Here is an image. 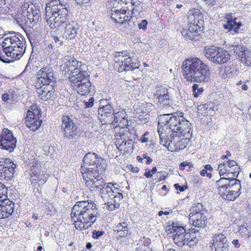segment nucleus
Here are the masks:
<instances>
[{
    "label": "nucleus",
    "instance_id": "nucleus-1",
    "mask_svg": "<svg viewBox=\"0 0 251 251\" xmlns=\"http://www.w3.org/2000/svg\"><path fill=\"white\" fill-rule=\"evenodd\" d=\"M106 161L95 153L88 152L83 159L81 172L86 186L91 192H100L106 208L113 211L119 207L123 199L121 190L111 183L106 185L101 174L106 168Z\"/></svg>",
    "mask_w": 251,
    "mask_h": 251
},
{
    "label": "nucleus",
    "instance_id": "nucleus-2",
    "mask_svg": "<svg viewBox=\"0 0 251 251\" xmlns=\"http://www.w3.org/2000/svg\"><path fill=\"white\" fill-rule=\"evenodd\" d=\"M58 0H53L47 4L46 19L47 24L51 29L63 27V37L66 40H73L77 34L79 26L76 21L70 18L66 7Z\"/></svg>",
    "mask_w": 251,
    "mask_h": 251
},
{
    "label": "nucleus",
    "instance_id": "nucleus-3",
    "mask_svg": "<svg viewBox=\"0 0 251 251\" xmlns=\"http://www.w3.org/2000/svg\"><path fill=\"white\" fill-rule=\"evenodd\" d=\"M181 114V113L180 114L173 113L160 115L157 130L176 136L191 137L193 131L191 124Z\"/></svg>",
    "mask_w": 251,
    "mask_h": 251
},
{
    "label": "nucleus",
    "instance_id": "nucleus-4",
    "mask_svg": "<svg viewBox=\"0 0 251 251\" xmlns=\"http://www.w3.org/2000/svg\"><path fill=\"white\" fill-rule=\"evenodd\" d=\"M98 214L96 204L89 201H77L71 213L75 228L80 231L90 227L96 221Z\"/></svg>",
    "mask_w": 251,
    "mask_h": 251
},
{
    "label": "nucleus",
    "instance_id": "nucleus-5",
    "mask_svg": "<svg viewBox=\"0 0 251 251\" xmlns=\"http://www.w3.org/2000/svg\"><path fill=\"white\" fill-rule=\"evenodd\" d=\"M182 74L187 81L206 83L210 80L208 66L197 57L189 58L182 62Z\"/></svg>",
    "mask_w": 251,
    "mask_h": 251
},
{
    "label": "nucleus",
    "instance_id": "nucleus-6",
    "mask_svg": "<svg viewBox=\"0 0 251 251\" xmlns=\"http://www.w3.org/2000/svg\"><path fill=\"white\" fill-rule=\"evenodd\" d=\"M41 13L38 6L24 1L17 13V23L20 25L33 27L41 19Z\"/></svg>",
    "mask_w": 251,
    "mask_h": 251
},
{
    "label": "nucleus",
    "instance_id": "nucleus-7",
    "mask_svg": "<svg viewBox=\"0 0 251 251\" xmlns=\"http://www.w3.org/2000/svg\"><path fill=\"white\" fill-rule=\"evenodd\" d=\"M216 185L219 195L227 201H233L240 195L241 185L238 179L224 176L216 182Z\"/></svg>",
    "mask_w": 251,
    "mask_h": 251
},
{
    "label": "nucleus",
    "instance_id": "nucleus-8",
    "mask_svg": "<svg viewBox=\"0 0 251 251\" xmlns=\"http://www.w3.org/2000/svg\"><path fill=\"white\" fill-rule=\"evenodd\" d=\"M2 48L6 56L14 59H19L25 49L23 39L20 35L5 38L2 43Z\"/></svg>",
    "mask_w": 251,
    "mask_h": 251
},
{
    "label": "nucleus",
    "instance_id": "nucleus-9",
    "mask_svg": "<svg viewBox=\"0 0 251 251\" xmlns=\"http://www.w3.org/2000/svg\"><path fill=\"white\" fill-rule=\"evenodd\" d=\"M160 137V143L167 148L170 151H177L185 149L189 143L190 137H184V138L179 139L180 136L171 133H166L161 130H157Z\"/></svg>",
    "mask_w": 251,
    "mask_h": 251
},
{
    "label": "nucleus",
    "instance_id": "nucleus-10",
    "mask_svg": "<svg viewBox=\"0 0 251 251\" xmlns=\"http://www.w3.org/2000/svg\"><path fill=\"white\" fill-rule=\"evenodd\" d=\"M203 53L207 59L217 65L227 63L230 57V55L227 50L215 46L205 47Z\"/></svg>",
    "mask_w": 251,
    "mask_h": 251
},
{
    "label": "nucleus",
    "instance_id": "nucleus-11",
    "mask_svg": "<svg viewBox=\"0 0 251 251\" xmlns=\"http://www.w3.org/2000/svg\"><path fill=\"white\" fill-rule=\"evenodd\" d=\"M74 76L69 77L70 81L74 89L80 95H88L91 89V83L90 81L89 75L87 72L80 75L73 74Z\"/></svg>",
    "mask_w": 251,
    "mask_h": 251
},
{
    "label": "nucleus",
    "instance_id": "nucleus-12",
    "mask_svg": "<svg viewBox=\"0 0 251 251\" xmlns=\"http://www.w3.org/2000/svg\"><path fill=\"white\" fill-rule=\"evenodd\" d=\"M62 123L61 128L64 138L71 142H77L80 138V134L74 120L68 116H63L62 117Z\"/></svg>",
    "mask_w": 251,
    "mask_h": 251
},
{
    "label": "nucleus",
    "instance_id": "nucleus-13",
    "mask_svg": "<svg viewBox=\"0 0 251 251\" xmlns=\"http://www.w3.org/2000/svg\"><path fill=\"white\" fill-rule=\"evenodd\" d=\"M41 109L33 105L28 110L25 120L26 126L32 131H35L41 126L42 123Z\"/></svg>",
    "mask_w": 251,
    "mask_h": 251
},
{
    "label": "nucleus",
    "instance_id": "nucleus-14",
    "mask_svg": "<svg viewBox=\"0 0 251 251\" xmlns=\"http://www.w3.org/2000/svg\"><path fill=\"white\" fill-rule=\"evenodd\" d=\"M41 166L37 162H32L30 168V180L33 186L41 187L47 181V177L46 173L41 170Z\"/></svg>",
    "mask_w": 251,
    "mask_h": 251
},
{
    "label": "nucleus",
    "instance_id": "nucleus-15",
    "mask_svg": "<svg viewBox=\"0 0 251 251\" xmlns=\"http://www.w3.org/2000/svg\"><path fill=\"white\" fill-rule=\"evenodd\" d=\"M37 82L36 86L40 85H55L57 78L52 67L46 66L38 71L37 74Z\"/></svg>",
    "mask_w": 251,
    "mask_h": 251
},
{
    "label": "nucleus",
    "instance_id": "nucleus-16",
    "mask_svg": "<svg viewBox=\"0 0 251 251\" xmlns=\"http://www.w3.org/2000/svg\"><path fill=\"white\" fill-rule=\"evenodd\" d=\"M17 167L11 159L7 158H0V179L11 180L14 177Z\"/></svg>",
    "mask_w": 251,
    "mask_h": 251
},
{
    "label": "nucleus",
    "instance_id": "nucleus-17",
    "mask_svg": "<svg viewBox=\"0 0 251 251\" xmlns=\"http://www.w3.org/2000/svg\"><path fill=\"white\" fill-rule=\"evenodd\" d=\"M116 145L119 151H123L124 155L132 151L134 142L126 134L119 132L116 134Z\"/></svg>",
    "mask_w": 251,
    "mask_h": 251
},
{
    "label": "nucleus",
    "instance_id": "nucleus-18",
    "mask_svg": "<svg viewBox=\"0 0 251 251\" xmlns=\"http://www.w3.org/2000/svg\"><path fill=\"white\" fill-rule=\"evenodd\" d=\"M231 48L242 63L248 66H251V51L249 49L236 43H234Z\"/></svg>",
    "mask_w": 251,
    "mask_h": 251
},
{
    "label": "nucleus",
    "instance_id": "nucleus-19",
    "mask_svg": "<svg viewBox=\"0 0 251 251\" xmlns=\"http://www.w3.org/2000/svg\"><path fill=\"white\" fill-rule=\"evenodd\" d=\"M17 140L12 132L7 128L3 130L0 138V146L4 150L12 152L16 147Z\"/></svg>",
    "mask_w": 251,
    "mask_h": 251
},
{
    "label": "nucleus",
    "instance_id": "nucleus-20",
    "mask_svg": "<svg viewBox=\"0 0 251 251\" xmlns=\"http://www.w3.org/2000/svg\"><path fill=\"white\" fill-rule=\"evenodd\" d=\"M63 69L65 72H69L71 71V74L70 76H74L73 74L80 75V74H83L84 72H86L85 69L86 66L83 65L81 62L77 61L74 58H70V59L67 60L65 63L63 67Z\"/></svg>",
    "mask_w": 251,
    "mask_h": 251
},
{
    "label": "nucleus",
    "instance_id": "nucleus-21",
    "mask_svg": "<svg viewBox=\"0 0 251 251\" xmlns=\"http://www.w3.org/2000/svg\"><path fill=\"white\" fill-rule=\"evenodd\" d=\"M55 85H40L37 87V93L39 98L44 101H53L56 98Z\"/></svg>",
    "mask_w": 251,
    "mask_h": 251
},
{
    "label": "nucleus",
    "instance_id": "nucleus-22",
    "mask_svg": "<svg viewBox=\"0 0 251 251\" xmlns=\"http://www.w3.org/2000/svg\"><path fill=\"white\" fill-rule=\"evenodd\" d=\"M158 101L164 106L169 107L172 103L170 96L167 88L162 86H156L153 94Z\"/></svg>",
    "mask_w": 251,
    "mask_h": 251
},
{
    "label": "nucleus",
    "instance_id": "nucleus-23",
    "mask_svg": "<svg viewBox=\"0 0 251 251\" xmlns=\"http://www.w3.org/2000/svg\"><path fill=\"white\" fill-rule=\"evenodd\" d=\"M228 246L227 239L225 234L216 233L214 235L212 247L215 251H228Z\"/></svg>",
    "mask_w": 251,
    "mask_h": 251
},
{
    "label": "nucleus",
    "instance_id": "nucleus-24",
    "mask_svg": "<svg viewBox=\"0 0 251 251\" xmlns=\"http://www.w3.org/2000/svg\"><path fill=\"white\" fill-rule=\"evenodd\" d=\"M134 60L135 61L130 57L119 60L118 72L132 71L138 68L140 66L139 62L136 60Z\"/></svg>",
    "mask_w": 251,
    "mask_h": 251
},
{
    "label": "nucleus",
    "instance_id": "nucleus-25",
    "mask_svg": "<svg viewBox=\"0 0 251 251\" xmlns=\"http://www.w3.org/2000/svg\"><path fill=\"white\" fill-rule=\"evenodd\" d=\"M111 17L112 20L117 23L123 24L124 23L128 21L131 18L129 12L126 15V11L125 10L120 9L118 10L114 8L111 9Z\"/></svg>",
    "mask_w": 251,
    "mask_h": 251
},
{
    "label": "nucleus",
    "instance_id": "nucleus-26",
    "mask_svg": "<svg viewBox=\"0 0 251 251\" xmlns=\"http://www.w3.org/2000/svg\"><path fill=\"white\" fill-rule=\"evenodd\" d=\"M205 213H198L197 215H190L189 219L192 222V225L195 227H198L203 230L207 225V218Z\"/></svg>",
    "mask_w": 251,
    "mask_h": 251
},
{
    "label": "nucleus",
    "instance_id": "nucleus-27",
    "mask_svg": "<svg viewBox=\"0 0 251 251\" xmlns=\"http://www.w3.org/2000/svg\"><path fill=\"white\" fill-rule=\"evenodd\" d=\"M6 204L4 201H0V219L8 217L13 212L14 203L9 201Z\"/></svg>",
    "mask_w": 251,
    "mask_h": 251
},
{
    "label": "nucleus",
    "instance_id": "nucleus-28",
    "mask_svg": "<svg viewBox=\"0 0 251 251\" xmlns=\"http://www.w3.org/2000/svg\"><path fill=\"white\" fill-rule=\"evenodd\" d=\"M168 234H173V235H180L187 233L184 227L180 226L177 223L172 222L166 228Z\"/></svg>",
    "mask_w": 251,
    "mask_h": 251
},
{
    "label": "nucleus",
    "instance_id": "nucleus-29",
    "mask_svg": "<svg viewBox=\"0 0 251 251\" xmlns=\"http://www.w3.org/2000/svg\"><path fill=\"white\" fill-rule=\"evenodd\" d=\"M128 229L127 223L123 221L120 222L114 227V232L120 237H124L128 234Z\"/></svg>",
    "mask_w": 251,
    "mask_h": 251
},
{
    "label": "nucleus",
    "instance_id": "nucleus-30",
    "mask_svg": "<svg viewBox=\"0 0 251 251\" xmlns=\"http://www.w3.org/2000/svg\"><path fill=\"white\" fill-rule=\"evenodd\" d=\"M174 241L176 244L179 247L187 244L188 241L190 239V234L188 232L176 235H172Z\"/></svg>",
    "mask_w": 251,
    "mask_h": 251
},
{
    "label": "nucleus",
    "instance_id": "nucleus-31",
    "mask_svg": "<svg viewBox=\"0 0 251 251\" xmlns=\"http://www.w3.org/2000/svg\"><path fill=\"white\" fill-rule=\"evenodd\" d=\"M242 236L249 237L251 235V223H244L241 225L238 231Z\"/></svg>",
    "mask_w": 251,
    "mask_h": 251
},
{
    "label": "nucleus",
    "instance_id": "nucleus-32",
    "mask_svg": "<svg viewBox=\"0 0 251 251\" xmlns=\"http://www.w3.org/2000/svg\"><path fill=\"white\" fill-rule=\"evenodd\" d=\"M113 113V123H112L113 125H115L118 123L120 120L127 116L126 112L124 109H116Z\"/></svg>",
    "mask_w": 251,
    "mask_h": 251
},
{
    "label": "nucleus",
    "instance_id": "nucleus-33",
    "mask_svg": "<svg viewBox=\"0 0 251 251\" xmlns=\"http://www.w3.org/2000/svg\"><path fill=\"white\" fill-rule=\"evenodd\" d=\"M230 166L228 168V170L227 171L226 176H227V178H229V176L230 175H232L233 176H237L239 172V167L236 163V162L234 160H230L229 164H228Z\"/></svg>",
    "mask_w": 251,
    "mask_h": 251
},
{
    "label": "nucleus",
    "instance_id": "nucleus-34",
    "mask_svg": "<svg viewBox=\"0 0 251 251\" xmlns=\"http://www.w3.org/2000/svg\"><path fill=\"white\" fill-rule=\"evenodd\" d=\"M235 18L234 20H230L229 22H227L226 24H224L223 26L225 29L230 30H233L235 32H238L239 29L241 26L240 22L236 23L235 22Z\"/></svg>",
    "mask_w": 251,
    "mask_h": 251
},
{
    "label": "nucleus",
    "instance_id": "nucleus-35",
    "mask_svg": "<svg viewBox=\"0 0 251 251\" xmlns=\"http://www.w3.org/2000/svg\"><path fill=\"white\" fill-rule=\"evenodd\" d=\"M113 112L105 113L98 117L103 124H110L113 123Z\"/></svg>",
    "mask_w": 251,
    "mask_h": 251
},
{
    "label": "nucleus",
    "instance_id": "nucleus-36",
    "mask_svg": "<svg viewBox=\"0 0 251 251\" xmlns=\"http://www.w3.org/2000/svg\"><path fill=\"white\" fill-rule=\"evenodd\" d=\"M204 211L203 205L201 203L194 204L190 209L189 218L191 215H193V216H194L198 213H205Z\"/></svg>",
    "mask_w": 251,
    "mask_h": 251
},
{
    "label": "nucleus",
    "instance_id": "nucleus-37",
    "mask_svg": "<svg viewBox=\"0 0 251 251\" xmlns=\"http://www.w3.org/2000/svg\"><path fill=\"white\" fill-rule=\"evenodd\" d=\"M228 160L226 162L224 161L223 163H220L218 165V170L219 171V174L221 176H226L227 171L228 170V168L230 167L229 164L230 161Z\"/></svg>",
    "mask_w": 251,
    "mask_h": 251
},
{
    "label": "nucleus",
    "instance_id": "nucleus-38",
    "mask_svg": "<svg viewBox=\"0 0 251 251\" xmlns=\"http://www.w3.org/2000/svg\"><path fill=\"white\" fill-rule=\"evenodd\" d=\"M203 21L201 20V21L198 20L197 22H196L195 21V17H194V23L193 24V25H190L188 29L190 30L191 32L194 33V35L195 37L197 36V31L200 28V25H201Z\"/></svg>",
    "mask_w": 251,
    "mask_h": 251
},
{
    "label": "nucleus",
    "instance_id": "nucleus-39",
    "mask_svg": "<svg viewBox=\"0 0 251 251\" xmlns=\"http://www.w3.org/2000/svg\"><path fill=\"white\" fill-rule=\"evenodd\" d=\"M114 110L111 105H106L103 106L102 107L99 109L98 110V116L102 114H105V113L113 112L114 113Z\"/></svg>",
    "mask_w": 251,
    "mask_h": 251
},
{
    "label": "nucleus",
    "instance_id": "nucleus-40",
    "mask_svg": "<svg viewBox=\"0 0 251 251\" xmlns=\"http://www.w3.org/2000/svg\"><path fill=\"white\" fill-rule=\"evenodd\" d=\"M192 90L194 96L196 98L198 97L203 92V89L202 87H199L197 84L193 85Z\"/></svg>",
    "mask_w": 251,
    "mask_h": 251
},
{
    "label": "nucleus",
    "instance_id": "nucleus-41",
    "mask_svg": "<svg viewBox=\"0 0 251 251\" xmlns=\"http://www.w3.org/2000/svg\"><path fill=\"white\" fill-rule=\"evenodd\" d=\"M7 188L4 184L0 182V201H4L6 198Z\"/></svg>",
    "mask_w": 251,
    "mask_h": 251
},
{
    "label": "nucleus",
    "instance_id": "nucleus-42",
    "mask_svg": "<svg viewBox=\"0 0 251 251\" xmlns=\"http://www.w3.org/2000/svg\"><path fill=\"white\" fill-rule=\"evenodd\" d=\"M181 34L185 38L188 40H193L195 39L194 33L188 29H183L181 31Z\"/></svg>",
    "mask_w": 251,
    "mask_h": 251
},
{
    "label": "nucleus",
    "instance_id": "nucleus-43",
    "mask_svg": "<svg viewBox=\"0 0 251 251\" xmlns=\"http://www.w3.org/2000/svg\"><path fill=\"white\" fill-rule=\"evenodd\" d=\"M128 122L127 119V116L126 118H124L123 119H121L119 121L118 123H117L116 124H115L114 126H115V127H117V126H119L120 128H124L125 127H127V125H128Z\"/></svg>",
    "mask_w": 251,
    "mask_h": 251
},
{
    "label": "nucleus",
    "instance_id": "nucleus-44",
    "mask_svg": "<svg viewBox=\"0 0 251 251\" xmlns=\"http://www.w3.org/2000/svg\"><path fill=\"white\" fill-rule=\"evenodd\" d=\"M136 251H150V249L141 242L137 244Z\"/></svg>",
    "mask_w": 251,
    "mask_h": 251
},
{
    "label": "nucleus",
    "instance_id": "nucleus-45",
    "mask_svg": "<svg viewBox=\"0 0 251 251\" xmlns=\"http://www.w3.org/2000/svg\"><path fill=\"white\" fill-rule=\"evenodd\" d=\"M148 25V22L146 20H143L138 24V27L140 29L145 30L147 29V26Z\"/></svg>",
    "mask_w": 251,
    "mask_h": 251
},
{
    "label": "nucleus",
    "instance_id": "nucleus-46",
    "mask_svg": "<svg viewBox=\"0 0 251 251\" xmlns=\"http://www.w3.org/2000/svg\"><path fill=\"white\" fill-rule=\"evenodd\" d=\"M76 3L79 6H86L89 4L90 0H75Z\"/></svg>",
    "mask_w": 251,
    "mask_h": 251
},
{
    "label": "nucleus",
    "instance_id": "nucleus-47",
    "mask_svg": "<svg viewBox=\"0 0 251 251\" xmlns=\"http://www.w3.org/2000/svg\"><path fill=\"white\" fill-rule=\"evenodd\" d=\"M104 234L103 231L94 230L92 232V237L94 239H98Z\"/></svg>",
    "mask_w": 251,
    "mask_h": 251
},
{
    "label": "nucleus",
    "instance_id": "nucleus-48",
    "mask_svg": "<svg viewBox=\"0 0 251 251\" xmlns=\"http://www.w3.org/2000/svg\"><path fill=\"white\" fill-rule=\"evenodd\" d=\"M94 99L93 97L90 98L88 101H85V105L86 107L90 108L94 105Z\"/></svg>",
    "mask_w": 251,
    "mask_h": 251
},
{
    "label": "nucleus",
    "instance_id": "nucleus-49",
    "mask_svg": "<svg viewBox=\"0 0 251 251\" xmlns=\"http://www.w3.org/2000/svg\"><path fill=\"white\" fill-rule=\"evenodd\" d=\"M2 100L5 102H7L9 100H11L12 98L7 93H4L2 95Z\"/></svg>",
    "mask_w": 251,
    "mask_h": 251
},
{
    "label": "nucleus",
    "instance_id": "nucleus-50",
    "mask_svg": "<svg viewBox=\"0 0 251 251\" xmlns=\"http://www.w3.org/2000/svg\"><path fill=\"white\" fill-rule=\"evenodd\" d=\"M175 188L177 190H179L180 192H183L184 191V188L183 186L179 185L178 184L176 183L174 185Z\"/></svg>",
    "mask_w": 251,
    "mask_h": 251
},
{
    "label": "nucleus",
    "instance_id": "nucleus-51",
    "mask_svg": "<svg viewBox=\"0 0 251 251\" xmlns=\"http://www.w3.org/2000/svg\"><path fill=\"white\" fill-rule=\"evenodd\" d=\"M232 244L236 248H239V247L240 246V244L239 243V241L237 239H234L232 241Z\"/></svg>",
    "mask_w": 251,
    "mask_h": 251
},
{
    "label": "nucleus",
    "instance_id": "nucleus-52",
    "mask_svg": "<svg viewBox=\"0 0 251 251\" xmlns=\"http://www.w3.org/2000/svg\"><path fill=\"white\" fill-rule=\"evenodd\" d=\"M144 176L147 177V178H151L152 177V174L151 173V172H150V170H146V172L144 174Z\"/></svg>",
    "mask_w": 251,
    "mask_h": 251
},
{
    "label": "nucleus",
    "instance_id": "nucleus-53",
    "mask_svg": "<svg viewBox=\"0 0 251 251\" xmlns=\"http://www.w3.org/2000/svg\"><path fill=\"white\" fill-rule=\"evenodd\" d=\"M226 18L227 20V22H229L230 20H234L232 18V13L226 14Z\"/></svg>",
    "mask_w": 251,
    "mask_h": 251
},
{
    "label": "nucleus",
    "instance_id": "nucleus-54",
    "mask_svg": "<svg viewBox=\"0 0 251 251\" xmlns=\"http://www.w3.org/2000/svg\"><path fill=\"white\" fill-rule=\"evenodd\" d=\"M144 158L146 159V160H145L146 164H150L152 162V159L150 157H146L144 155H143Z\"/></svg>",
    "mask_w": 251,
    "mask_h": 251
},
{
    "label": "nucleus",
    "instance_id": "nucleus-55",
    "mask_svg": "<svg viewBox=\"0 0 251 251\" xmlns=\"http://www.w3.org/2000/svg\"><path fill=\"white\" fill-rule=\"evenodd\" d=\"M129 169L134 173H137L139 170V169L138 167H134L132 165H130Z\"/></svg>",
    "mask_w": 251,
    "mask_h": 251
},
{
    "label": "nucleus",
    "instance_id": "nucleus-56",
    "mask_svg": "<svg viewBox=\"0 0 251 251\" xmlns=\"http://www.w3.org/2000/svg\"><path fill=\"white\" fill-rule=\"evenodd\" d=\"M148 138H147L146 136L143 135L142 137L140 139V141L142 143H146L148 141Z\"/></svg>",
    "mask_w": 251,
    "mask_h": 251
},
{
    "label": "nucleus",
    "instance_id": "nucleus-57",
    "mask_svg": "<svg viewBox=\"0 0 251 251\" xmlns=\"http://www.w3.org/2000/svg\"><path fill=\"white\" fill-rule=\"evenodd\" d=\"M204 169L205 170H206V171H207L208 170V171H212V167H211V166L209 164H207V165H205L204 166Z\"/></svg>",
    "mask_w": 251,
    "mask_h": 251
},
{
    "label": "nucleus",
    "instance_id": "nucleus-58",
    "mask_svg": "<svg viewBox=\"0 0 251 251\" xmlns=\"http://www.w3.org/2000/svg\"><path fill=\"white\" fill-rule=\"evenodd\" d=\"M188 165L187 164H186L185 162H182L180 163V169L181 170H183L184 169V167L187 165Z\"/></svg>",
    "mask_w": 251,
    "mask_h": 251
},
{
    "label": "nucleus",
    "instance_id": "nucleus-59",
    "mask_svg": "<svg viewBox=\"0 0 251 251\" xmlns=\"http://www.w3.org/2000/svg\"><path fill=\"white\" fill-rule=\"evenodd\" d=\"M35 194L37 198L40 197L41 196V193L39 189L37 188V191H35Z\"/></svg>",
    "mask_w": 251,
    "mask_h": 251
},
{
    "label": "nucleus",
    "instance_id": "nucleus-60",
    "mask_svg": "<svg viewBox=\"0 0 251 251\" xmlns=\"http://www.w3.org/2000/svg\"><path fill=\"white\" fill-rule=\"evenodd\" d=\"M207 172V171H206V170H205L204 169L202 170L201 171H200V173L201 176H204L206 174Z\"/></svg>",
    "mask_w": 251,
    "mask_h": 251
},
{
    "label": "nucleus",
    "instance_id": "nucleus-61",
    "mask_svg": "<svg viewBox=\"0 0 251 251\" xmlns=\"http://www.w3.org/2000/svg\"><path fill=\"white\" fill-rule=\"evenodd\" d=\"M17 0H4L3 5L5 4L6 3L15 2Z\"/></svg>",
    "mask_w": 251,
    "mask_h": 251
},
{
    "label": "nucleus",
    "instance_id": "nucleus-62",
    "mask_svg": "<svg viewBox=\"0 0 251 251\" xmlns=\"http://www.w3.org/2000/svg\"><path fill=\"white\" fill-rule=\"evenodd\" d=\"M191 231L192 232L193 231V233L196 234V236H197V234H199L200 230H198V229L193 228V229H191Z\"/></svg>",
    "mask_w": 251,
    "mask_h": 251
},
{
    "label": "nucleus",
    "instance_id": "nucleus-63",
    "mask_svg": "<svg viewBox=\"0 0 251 251\" xmlns=\"http://www.w3.org/2000/svg\"><path fill=\"white\" fill-rule=\"evenodd\" d=\"M150 172L152 174H154L157 172V168L156 167H154L151 170H150Z\"/></svg>",
    "mask_w": 251,
    "mask_h": 251
},
{
    "label": "nucleus",
    "instance_id": "nucleus-64",
    "mask_svg": "<svg viewBox=\"0 0 251 251\" xmlns=\"http://www.w3.org/2000/svg\"><path fill=\"white\" fill-rule=\"evenodd\" d=\"M92 247V244L91 243H88L86 244V249L90 250Z\"/></svg>",
    "mask_w": 251,
    "mask_h": 251
}]
</instances>
